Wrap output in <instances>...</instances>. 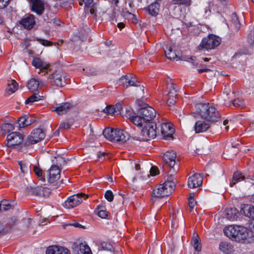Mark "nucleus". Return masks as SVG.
I'll list each match as a JSON object with an SVG mask.
<instances>
[{"label": "nucleus", "mask_w": 254, "mask_h": 254, "mask_svg": "<svg viewBox=\"0 0 254 254\" xmlns=\"http://www.w3.org/2000/svg\"><path fill=\"white\" fill-rule=\"evenodd\" d=\"M156 112L154 109L144 104L138 111L137 115L132 118V122L138 127H143L141 136L134 137L139 141H147L149 138H154L156 136V125L152 122L156 117Z\"/></svg>", "instance_id": "obj_1"}, {"label": "nucleus", "mask_w": 254, "mask_h": 254, "mask_svg": "<svg viewBox=\"0 0 254 254\" xmlns=\"http://www.w3.org/2000/svg\"><path fill=\"white\" fill-rule=\"evenodd\" d=\"M196 108L201 118L207 122H216L221 118L219 112L213 104H198Z\"/></svg>", "instance_id": "obj_2"}, {"label": "nucleus", "mask_w": 254, "mask_h": 254, "mask_svg": "<svg viewBox=\"0 0 254 254\" xmlns=\"http://www.w3.org/2000/svg\"><path fill=\"white\" fill-rule=\"evenodd\" d=\"M47 73L49 82L54 86L63 87L69 81L68 74L61 69H56L51 66Z\"/></svg>", "instance_id": "obj_3"}, {"label": "nucleus", "mask_w": 254, "mask_h": 254, "mask_svg": "<svg viewBox=\"0 0 254 254\" xmlns=\"http://www.w3.org/2000/svg\"><path fill=\"white\" fill-rule=\"evenodd\" d=\"M103 133L104 136L109 140L119 144H123L129 139L128 134L121 129L106 128L104 129Z\"/></svg>", "instance_id": "obj_4"}, {"label": "nucleus", "mask_w": 254, "mask_h": 254, "mask_svg": "<svg viewBox=\"0 0 254 254\" xmlns=\"http://www.w3.org/2000/svg\"><path fill=\"white\" fill-rule=\"evenodd\" d=\"M175 183L172 181H167L158 185L152 192V196L156 197H163L170 195L174 190Z\"/></svg>", "instance_id": "obj_5"}, {"label": "nucleus", "mask_w": 254, "mask_h": 254, "mask_svg": "<svg viewBox=\"0 0 254 254\" xmlns=\"http://www.w3.org/2000/svg\"><path fill=\"white\" fill-rule=\"evenodd\" d=\"M221 41L220 37L213 34H210L203 38L201 43L198 45V49L201 50L214 49L218 47Z\"/></svg>", "instance_id": "obj_6"}, {"label": "nucleus", "mask_w": 254, "mask_h": 254, "mask_svg": "<svg viewBox=\"0 0 254 254\" xmlns=\"http://www.w3.org/2000/svg\"><path fill=\"white\" fill-rule=\"evenodd\" d=\"M254 241L253 232L246 227L241 226L236 241L242 243H250Z\"/></svg>", "instance_id": "obj_7"}, {"label": "nucleus", "mask_w": 254, "mask_h": 254, "mask_svg": "<svg viewBox=\"0 0 254 254\" xmlns=\"http://www.w3.org/2000/svg\"><path fill=\"white\" fill-rule=\"evenodd\" d=\"M23 136L18 132H12L7 134L6 145L9 147L20 144L23 140Z\"/></svg>", "instance_id": "obj_8"}, {"label": "nucleus", "mask_w": 254, "mask_h": 254, "mask_svg": "<svg viewBox=\"0 0 254 254\" xmlns=\"http://www.w3.org/2000/svg\"><path fill=\"white\" fill-rule=\"evenodd\" d=\"M84 196H85V194L83 193L71 195L63 203V205L67 209L73 208L82 202V197Z\"/></svg>", "instance_id": "obj_9"}, {"label": "nucleus", "mask_w": 254, "mask_h": 254, "mask_svg": "<svg viewBox=\"0 0 254 254\" xmlns=\"http://www.w3.org/2000/svg\"><path fill=\"white\" fill-rule=\"evenodd\" d=\"M45 136V133L42 129H34L28 137L26 145L35 144L43 139Z\"/></svg>", "instance_id": "obj_10"}, {"label": "nucleus", "mask_w": 254, "mask_h": 254, "mask_svg": "<svg viewBox=\"0 0 254 254\" xmlns=\"http://www.w3.org/2000/svg\"><path fill=\"white\" fill-rule=\"evenodd\" d=\"M32 4L31 11L38 15L43 14L45 10V2L44 0H28Z\"/></svg>", "instance_id": "obj_11"}, {"label": "nucleus", "mask_w": 254, "mask_h": 254, "mask_svg": "<svg viewBox=\"0 0 254 254\" xmlns=\"http://www.w3.org/2000/svg\"><path fill=\"white\" fill-rule=\"evenodd\" d=\"M18 84L16 81L11 78H6V87L4 92L5 97H8L11 94L15 93L17 90Z\"/></svg>", "instance_id": "obj_12"}, {"label": "nucleus", "mask_w": 254, "mask_h": 254, "mask_svg": "<svg viewBox=\"0 0 254 254\" xmlns=\"http://www.w3.org/2000/svg\"><path fill=\"white\" fill-rule=\"evenodd\" d=\"M240 225H230L224 229L225 235L232 240H236L240 228Z\"/></svg>", "instance_id": "obj_13"}, {"label": "nucleus", "mask_w": 254, "mask_h": 254, "mask_svg": "<svg viewBox=\"0 0 254 254\" xmlns=\"http://www.w3.org/2000/svg\"><path fill=\"white\" fill-rule=\"evenodd\" d=\"M60 170L57 166L52 165L48 171V181L53 183L59 179L60 177Z\"/></svg>", "instance_id": "obj_14"}, {"label": "nucleus", "mask_w": 254, "mask_h": 254, "mask_svg": "<svg viewBox=\"0 0 254 254\" xmlns=\"http://www.w3.org/2000/svg\"><path fill=\"white\" fill-rule=\"evenodd\" d=\"M72 107V106L70 103L64 102L53 106L52 111L61 115L66 113Z\"/></svg>", "instance_id": "obj_15"}, {"label": "nucleus", "mask_w": 254, "mask_h": 254, "mask_svg": "<svg viewBox=\"0 0 254 254\" xmlns=\"http://www.w3.org/2000/svg\"><path fill=\"white\" fill-rule=\"evenodd\" d=\"M138 81H137L136 77L131 74L126 75L123 76L119 79V83L120 84L124 85L126 87L129 86H138Z\"/></svg>", "instance_id": "obj_16"}, {"label": "nucleus", "mask_w": 254, "mask_h": 254, "mask_svg": "<svg viewBox=\"0 0 254 254\" xmlns=\"http://www.w3.org/2000/svg\"><path fill=\"white\" fill-rule=\"evenodd\" d=\"M202 183V176L199 174H195L189 178L188 185L190 188L194 189L200 186Z\"/></svg>", "instance_id": "obj_17"}, {"label": "nucleus", "mask_w": 254, "mask_h": 254, "mask_svg": "<svg viewBox=\"0 0 254 254\" xmlns=\"http://www.w3.org/2000/svg\"><path fill=\"white\" fill-rule=\"evenodd\" d=\"M20 23L24 28L28 30L31 29L35 24L34 15L32 14H28L20 20Z\"/></svg>", "instance_id": "obj_18"}, {"label": "nucleus", "mask_w": 254, "mask_h": 254, "mask_svg": "<svg viewBox=\"0 0 254 254\" xmlns=\"http://www.w3.org/2000/svg\"><path fill=\"white\" fill-rule=\"evenodd\" d=\"M35 122V120L29 115H24L17 120V123L19 128L26 127Z\"/></svg>", "instance_id": "obj_19"}, {"label": "nucleus", "mask_w": 254, "mask_h": 254, "mask_svg": "<svg viewBox=\"0 0 254 254\" xmlns=\"http://www.w3.org/2000/svg\"><path fill=\"white\" fill-rule=\"evenodd\" d=\"M176 153L173 151H167L163 156V160L170 168H173L176 164Z\"/></svg>", "instance_id": "obj_20"}, {"label": "nucleus", "mask_w": 254, "mask_h": 254, "mask_svg": "<svg viewBox=\"0 0 254 254\" xmlns=\"http://www.w3.org/2000/svg\"><path fill=\"white\" fill-rule=\"evenodd\" d=\"M73 249L77 252L78 254H92L90 248L85 243H74Z\"/></svg>", "instance_id": "obj_21"}, {"label": "nucleus", "mask_w": 254, "mask_h": 254, "mask_svg": "<svg viewBox=\"0 0 254 254\" xmlns=\"http://www.w3.org/2000/svg\"><path fill=\"white\" fill-rule=\"evenodd\" d=\"M32 64L36 68H39L42 72H48L51 67L49 64L38 58H34L32 61Z\"/></svg>", "instance_id": "obj_22"}, {"label": "nucleus", "mask_w": 254, "mask_h": 254, "mask_svg": "<svg viewBox=\"0 0 254 254\" xmlns=\"http://www.w3.org/2000/svg\"><path fill=\"white\" fill-rule=\"evenodd\" d=\"M46 254H70L66 248L57 246H52L48 248Z\"/></svg>", "instance_id": "obj_23"}, {"label": "nucleus", "mask_w": 254, "mask_h": 254, "mask_svg": "<svg viewBox=\"0 0 254 254\" xmlns=\"http://www.w3.org/2000/svg\"><path fill=\"white\" fill-rule=\"evenodd\" d=\"M241 213L245 216L254 220V206L249 204L242 205Z\"/></svg>", "instance_id": "obj_24"}, {"label": "nucleus", "mask_w": 254, "mask_h": 254, "mask_svg": "<svg viewBox=\"0 0 254 254\" xmlns=\"http://www.w3.org/2000/svg\"><path fill=\"white\" fill-rule=\"evenodd\" d=\"M161 132L164 137H171L174 132V129L171 125L164 123L161 125Z\"/></svg>", "instance_id": "obj_25"}, {"label": "nucleus", "mask_w": 254, "mask_h": 254, "mask_svg": "<svg viewBox=\"0 0 254 254\" xmlns=\"http://www.w3.org/2000/svg\"><path fill=\"white\" fill-rule=\"evenodd\" d=\"M210 127L209 123L204 121H198L195 123L194 130L196 133H200L206 131Z\"/></svg>", "instance_id": "obj_26"}, {"label": "nucleus", "mask_w": 254, "mask_h": 254, "mask_svg": "<svg viewBox=\"0 0 254 254\" xmlns=\"http://www.w3.org/2000/svg\"><path fill=\"white\" fill-rule=\"evenodd\" d=\"M240 26L241 24L237 15L236 13H233L229 23V28L231 30L237 31L240 29Z\"/></svg>", "instance_id": "obj_27"}, {"label": "nucleus", "mask_w": 254, "mask_h": 254, "mask_svg": "<svg viewBox=\"0 0 254 254\" xmlns=\"http://www.w3.org/2000/svg\"><path fill=\"white\" fill-rule=\"evenodd\" d=\"M239 211L236 208H229L226 210V218L231 221L236 220Z\"/></svg>", "instance_id": "obj_28"}, {"label": "nucleus", "mask_w": 254, "mask_h": 254, "mask_svg": "<svg viewBox=\"0 0 254 254\" xmlns=\"http://www.w3.org/2000/svg\"><path fill=\"white\" fill-rule=\"evenodd\" d=\"M233 246L227 242H222L219 245V249L223 253L229 254L233 251Z\"/></svg>", "instance_id": "obj_29"}, {"label": "nucleus", "mask_w": 254, "mask_h": 254, "mask_svg": "<svg viewBox=\"0 0 254 254\" xmlns=\"http://www.w3.org/2000/svg\"><path fill=\"white\" fill-rule=\"evenodd\" d=\"M160 7V4L158 2H154L150 4L146 10L152 16H156L158 14Z\"/></svg>", "instance_id": "obj_30"}, {"label": "nucleus", "mask_w": 254, "mask_h": 254, "mask_svg": "<svg viewBox=\"0 0 254 254\" xmlns=\"http://www.w3.org/2000/svg\"><path fill=\"white\" fill-rule=\"evenodd\" d=\"M245 179V177L240 172H236L234 173L232 179L230 182V186L232 187L236 183L242 181Z\"/></svg>", "instance_id": "obj_31"}, {"label": "nucleus", "mask_w": 254, "mask_h": 254, "mask_svg": "<svg viewBox=\"0 0 254 254\" xmlns=\"http://www.w3.org/2000/svg\"><path fill=\"white\" fill-rule=\"evenodd\" d=\"M27 86L30 91L34 92L38 89L39 82L35 78H31L28 81Z\"/></svg>", "instance_id": "obj_32"}, {"label": "nucleus", "mask_w": 254, "mask_h": 254, "mask_svg": "<svg viewBox=\"0 0 254 254\" xmlns=\"http://www.w3.org/2000/svg\"><path fill=\"white\" fill-rule=\"evenodd\" d=\"M18 164L20 166V170L23 174L28 173L31 172V164L26 161H19Z\"/></svg>", "instance_id": "obj_33"}, {"label": "nucleus", "mask_w": 254, "mask_h": 254, "mask_svg": "<svg viewBox=\"0 0 254 254\" xmlns=\"http://www.w3.org/2000/svg\"><path fill=\"white\" fill-rule=\"evenodd\" d=\"M165 56L170 60H175L178 59V56L175 51H173L172 48L170 46H167L164 50Z\"/></svg>", "instance_id": "obj_34"}, {"label": "nucleus", "mask_w": 254, "mask_h": 254, "mask_svg": "<svg viewBox=\"0 0 254 254\" xmlns=\"http://www.w3.org/2000/svg\"><path fill=\"white\" fill-rule=\"evenodd\" d=\"M14 203L13 201H10L8 200L3 199L1 200V210L6 211L14 207Z\"/></svg>", "instance_id": "obj_35"}, {"label": "nucleus", "mask_w": 254, "mask_h": 254, "mask_svg": "<svg viewBox=\"0 0 254 254\" xmlns=\"http://www.w3.org/2000/svg\"><path fill=\"white\" fill-rule=\"evenodd\" d=\"M177 90L169 91L167 94V103L169 105L174 104L176 102Z\"/></svg>", "instance_id": "obj_36"}, {"label": "nucleus", "mask_w": 254, "mask_h": 254, "mask_svg": "<svg viewBox=\"0 0 254 254\" xmlns=\"http://www.w3.org/2000/svg\"><path fill=\"white\" fill-rule=\"evenodd\" d=\"M199 238L198 235H195L194 234L191 240V244L193 246L194 249L197 252L200 251L201 248V245L199 243Z\"/></svg>", "instance_id": "obj_37"}, {"label": "nucleus", "mask_w": 254, "mask_h": 254, "mask_svg": "<svg viewBox=\"0 0 254 254\" xmlns=\"http://www.w3.org/2000/svg\"><path fill=\"white\" fill-rule=\"evenodd\" d=\"M103 112L105 113L112 115L115 113L118 114L120 112V109L119 107L114 105H109L107 106L106 108L103 110Z\"/></svg>", "instance_id": "obj_38"}, {"label": "nucleus", "mask_w": 254, "mask_h": 254, "mask_svg": "<svg viewBox=\"0 0 254 254\" xmlns=\"http://www.w3.org/2000/svg\"><path fill=\"white\" fill-rule=\"evenodd\" d=\"M14 129V127L11 124L6 123L1 125V134H5Z\"/></svg>", "instance_id": "obj_39"}, {"label": "nucleus", "mask_w": 254, "mask_h": 254, "mask_svg": "<svg viewBox=\"0 0 254 254\" xmlns=\"http://www.w3.org/2000/svg\"><path fill=\"white\" fill-rule=\"evenodd\" d=\"M233 105L237 108H243L246 105V102L241 98H237L233 101Z\"/></svg>", "instance_id": "obj_40"}, {"label": "nucleus", "mask_w": 254, "mask_h": 254, "mask_svg": "<svg viewBox=\"0 0 254 254\" xmlns=\"http://www.w3.org/2000/svg\"><path fill=\"white\" fill-rule=\"evenodd\" d=\"M43 97L38 95L37 93H34L32 95L30 96L25 102L26 104L33 103L36 101H38L41 99Z\"/></svg>", "instance_id": "obj_41"}, {"label": "nucleus", "mask_w": 254, "mask_h": 254, "mask_svg": "<svg viewBox=\"0 0 254 254\" xmlns=\"http://www.w3.org/2000/svg\"><path fill=\"white\" fill-rule=\"evenodd\" d=\"M44 21H47L48 23H53L55 26L60 25V21L58 18H54L50 19L49 17V13H47L44 18Z\"/></svg>", "instance_id": "obj_42"}, {"label": "nucleus", "mask_w": 254, "mask_h": 254, "mask_svg": "<svg viewBox=\"0 0 254 254\" xmlns=\"http://www.w3.org/2000/svg\"><path fill=\"white\" fill-rule=\"evenodd\" d=\"M32 219L31 218L25 219L23 220V230L25 231H29L32 227Z\"/></svg>", "instance_id": "obj_43"}, {"label": "nucleus", "mask_w": 254, "mask_h": 254, "mask_svg": "<svg viewBox=\"0 0 254 254\" xmlns=\"http://www.w3.org/2000/svg\"><path fill=\"white\" fill-rule=\"evenodd\" d=\"M74 121L72 119H69L64 122L62 123L59 127V128L68 129L73 124Z\"/></svg>", "instance_id": "obj_44"}, {"label": "nucleus", "mask_w": 254, "mask_h": 254, "mask_svg": "<svg viewBox=\"0 0 254 254\" xmlns=\"http://www.w3.org/2000/svg\"><path fill=\"white\" fill-rule=\"evenodd\" d=\"M172 3L174 4H183L189 6L191 4V0H172Z\"/></svg>", "instance_id": "obj_45"}, {"label": "nucleus", "mask_w": 254, "mask_h": 254, "mask_svg": "<svg viewBox=\"0 0 254 254\" xmlns=\"http://www.w3.org/2000/svg\"><path fill=\"white\" fill-rule=\"evenodd\" d=\"M84 3V11H88V8L94 7L95 4L93 3V0H83Z\"/></svg>", "instance_id": "obj_46"}, {"label": "nucleus", "mask_w": 254, "mask_h": 254, "mask_svg": "<svg viewBox=\"0 0 254 254\" xmlns=\"http://www.w3.org/2000/svg\"><path fill=\"white\" fill-rule=\"evenodd\" d=\"M34 172L38 177L40 178L41 180L43 181H45V178L42 175V170L40 168L36 166H35L34 167Z\"/></svg>", "instance_id": "obj_47"}, {"label": "nucleus", "mask_w": 254, "mask_h": 254, "mask_svg": "<svg viewBox=\"0 0 254 254\" xmlns=\"http://www.w3.org/2000/svg\"><path fill=\"white\" fill-rule=\"evenodd\" d=\"M105 197L108 201L110 202L112 201L114 199V195L112 191L111 190H107L105 192Z\"/></svg>", "instance_id": "obj_48"}, {"label": "nucleus", "mask_w": 254, "mask_h": 254, "mask_svg": "<svg viewBox=\"0 0 254 254\" xmlns=\"http://www.w3.org/2000/svg\"><path fill=\"white\" fill-rule=\"evenodd\" d=\"M247 41L250 45L254 44V31L250 32L248 36Z\"/></svg>", "instance_id": "obj_49"}, {"label": "nucleus", "mask_w": 254, "mask_h": 254, "mask_svg": "<svg viewBox=\"0 0 254 254\" xmlns=\"http://www.w3.org/2000/svg\"><path fill=\"white\" fill-rule=\"evenodd\" d=\"M56 159L57 160V164L55 165L56 166H57V167H59V166H62L64 165L65 161L63 157L58 156L57 158H56Z\"/></svg>", "instance_id": "obj_50"}, {"label": "nucleus", "mask_w": 254, "mask_h": 254, "mask_svg": "<svg viewBox=\"0 0 254 254\" xmlns=\"http://www.w3.org/2000/svg\"><path fill=\"white\" fill-rule=\"evenodd\" d=\"M121 14L125 18H126L127 19L129 18L133 17V14L130 13V12L126 10H123L122 11Z\"/></svg>", "instance_id": "obj_51"}, {"label": "nucleus", "mask_w": 254, "mask_h": 254, "mask_svg": "<svg viewBox=\"0 0 254 254\" xmlns=\"http://www.w3.org/2000/svg\"><path fill=\"white\" fill-rule=\"evenodd\" d=\"M127 117L132 122V118L133 117H135L136 116H134V113L132 112V110L130 109H126V115Z\"/></svg>", "instance_id": "obj_52"}, {"label": "nucleus", "mask_w": 254, "mask_h": 254, "mask_svg": "<svg viewBox=\"0 0 254 254\" xmlns=\"http://www.w3.org/2000/svg\"><path fill=\"white\" fill-rule=\"evenodd\" d=\"M98 215L102 218H106L108 216V212L106 210H100L98 211Z\"/></svg>", "instance_id": "obj_53"}, {"label": "nucleus", "mask_w": 254, "mask_h": 254, "mask_svg": "<svg viewBox=\"0 0 254 254\" xmlns=\"http://www.w3.org/2000/svg\"><path fill=\"white\" fill-rule=\"evenodd\" d=\"M150 174L151 176H154L159 174V170L157 167L152 166L149 170Z\"/></svg>", "instance_id": "obj_54"}, {"label": "nucleus", "mask_w": 254, "mask_h": 254, "mask_svg": "<svg viewBox=\"0 0 254 254\" xmlns=\"http://www.w3.org/2000/svg\"><path fill=\"white\" fill-rule=\"evenodd\" d=\"M195 204L196 202L195 201L193 198H189V204L190 211H191L193 209Z\"/></svg>", "instance_id": "obj_55"}, {"label": "nucleus", "mask_w": 254, "mask_h": 254, "mask_svg": "<svg viewBox=\"0 0 254 254\" xmlns=\"http://www.w3.org/2000/svg\"><path fill=\"white\" fill-rule=\"evenodd\" d=\"M39 41L42 45H43L44 46H50L53 45L52 42H51V41H49L48 40H47L39 39Z\"/></svg>", "instance_id": "obj_56"}, {"label": "nucleus", "mask_w": 254, "mask_h": 254, "mask_svg": "<svg viewBox=\"0 0 254 254\" xmlns=\"http://www.w3.org/2000/svg\"><path fill=\"white\" fill-rule=\"evenodd\" d=\"M44 190H49L48 189H44L43 188L41 187H37L36 188H35V191L36 192L37 195H41L42 192H43Z\"/></svg>", "instance_id": "obj_57"}, {"label": "nucleus", "mask_w": 254, "mask_h": 254, "mask_svg": "<svg viewBox=\"0 0 254 254\" xmlns=\"http://www.w3.org/2000/svg\"><path fill=\"white\" fill-rule=\"evenodd\" d=\"M102 247L105 250H109L110 251L112 248V246L107 243V242H103L101 244Z\"/></svg>", "instance_id": "obj_58"}, {"label": "nucleus", "mask_w": 254, "mask_h": 254, "mask_svg": "<svg viewBox=\"0 0 254 254\" xmlns=\"http://www.w3.org/2000/svg\"><path fill=\"white\" fill-rule=\"evenodd\" d=\"M167 85H168V88L169 89V91L177 90L176 89V85L172 82H170V83H168Z\"/></svg>", "instance_id": "obj_59"}, {"label": "nucleus", "mask_w": 254, "mask_h": 254, "mask_svg": "<svg viewBox=\"0 0 254 254\" xmlns=\"http://www.w3.org/2000/svg\"><path fill=\"white\" fill-rule=\"evenodd\" d=\"M69 225L70 226H74V227H77V228H83V229L85 228V226H83V225H81L80 224H79L78 222H74L73 223L70 224Z\"/></svg>", "instance_id": "obj_60"}, {"label": "nucleus", "mask_w": 254, "mask_h": 254, "mask_svg": "<svg viewBox=\"0 0 254 254\" xmlns=\"http://www.w3.org/2000/svg\"><path fill=\"white\" fill-rule=\"evenodd\" d=\"M90 8H91L89 10L90 13H91V14H92L93 16V17L94 19H96L97 15H96V10L94 9V7H90Z\"/></svg>", "instance_id": "obj_61"}, {"label": "nucleus", "mask_w": 254, "mask_h": 254, "mask_svg": "<svg viewBox=\"0 0 254 254\" xmlns=\"http://www.w3.org/2000/svg\"><path fill=\"white\" fill-rule=\"evenodd\" d=\"M197 71L198 73H201L203 72H208L209 71H210V69L209 68H204L202 69H198Z\"/></svg>", "instance_id": "obj_62"}, {"label": "nucleus", "mask_w": 254, "mask_h": 254, "mask_svg": "<svg viewBox=\"0 0 254 254\" xmlns=\"http://www.w3.org/2000/svg\"><path fill=\"white\" fill-rule=\"evenodd\" d=\"M10 0H1V2H2L3 7H5L8 4Z\"/></svg>", "instance_id": "obj_63"}, {"label": "nucleus", "mask_w": 254, "mask_h": 254, "mask_svg": "<svg viewBox=\"0 0 254 254\" xmlns=\"http://www.w3.org/2000/svg\"><path fill=\"white\" fill-rule=\"evenodd\" d=\"M195 57H191L190 58V60L191 61L190 62L192 64L196 67L197 66V64L195 63V60H194Z\"/></svg>", "instance_id": "obj_64"}]
</instances>
